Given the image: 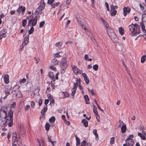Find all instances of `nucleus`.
Here are the masks:
<instances>
[{
    "instance_id": "nucleus-63",
    "label": "nucleus",
    "mask_w": 146,
    "mask_h": 146,
    "mask_svg": "<svg viewBox=\"0 0 146 146\" xmlns=\"http://www.w3.org/2000/svg\"><path fill=\"white\" fill-rule=\"evenodd\" d=\"M118 8L117 6V5H115V6H113V5L111 6V8L113 9H117Z\"/></svg>"
},
{
    "instance_id": "nucleus-29",
    "label": "nucleus",
    "mask_w": 146,
    "mask_h": 146,
    "mask_svg": "<svg viewBox=\"0 0 146 146\" xmlns=\"http://www.w3.org/2000/svg\"><path fill=\"white\" fill-rule=\"evenodd\" d=\"M55 120V118L54 117L52 116L49 119V121L50 123H53Z\"/></svg>"
},
{
    "instance_id": "nucleus-35",
    "label": "nucleus",
    "mask_w": 146,
    "mask_h": 146,
    "mask_svg": "<svg viewBox=\"0 0 146 146\" xmlns=\"http://www.w3.org/2000/svg\"><path fill=\"white\" fill-rule=\"evenodd\" d=\"M59 95L60 98H64L66 97L64 93L63 92H60L59 94Z\"/></svg>"
},
{
    "instance_id": "nucleus-21",
    "label": "nucleus",
    "mask_w": 146,
    "mask_h": 146,
    "mask_svg": "<svg viewBox=\"0 0 146 146\" xmlns=\"http://www.w3.org/2000/svg\"><path fill=\"white\" fill-rule=\"evenodd\" d=\"M7 30L6 29H3V30L0 31V34L6 37V34L7 33Z\"/></svg>"
},
{
    "instance_id": "nucleus-56",
    "label": "nucleus",
    "mask_w": 146,
    "mask_h": 146,
    "mask_svg": "<svg viewBox=\"0 0 146 146\" xmlns=\"http://www.w3.org/2000/svg\"><path fill=\"white\" fill-rule=\"evenodd\" d=\"M34 60L36 61V64H38V63L39 62V59L38 58H36L35 57L34 58Z\"/></svg>"
},
{
    "instance_id": "nucleus-27",
    "label": "nucleus",
    "mask_w": 146,
    "mask_h": 146,
    "mask_svg": "<svg viewBox=\"0 0 146 146\" xmlns=\"http://www.w3.org/2000/svg\"><path fill=\"white\" fill-rule=\"evenodd\" d=\"M119 31L121 35H122L124 34V30L122 27H120L119 28Z\"/></svg>"
},
{
    "instance_id": "nucleus-37",
    "label": "nucleus",
    "mask_w": 146,
    "mask_h": 146,
    "mask_svg": "<svg viewBox=\"0 0 146 146\" xmlns=\"http://www.w3.org/2000/svg\"><path fill=\"white\" fill-rule=\"evenodd\" d=\"M84 98L86 101V103L87 104H90L89 102H88L87 101H89V99L88 95H86L84 97Z\"/></svg>"
},
{
    "instance_id": "nucleus-11",
    "label": "nucleus",
    "mask_w": 146,
    "mask_h": 146,
    "mask_svg": "<svg viewBox=\"0 0 146 146\" xmlns=\"http://www.w3.org/2000/svg\"><path fill=\"white\" fill-rule=\"evenodd\" d=\"M6 123H8V126L11 127L13 125V119H7L6 121Z\"/></svg>"
},
{
    "instance_id": "nucleus-30",
    "label": "nucleus",
    "mask_w": 146,
    "mask_h": 146,
    "mask_svg": "<svg viewBox=\"0 0 146 146\" xmlns=\"http://www.w3.org/2000/svg\"><path fill=\"white\" fill-rule=\"evenodd\" d=\"M58 61L55 58H54L52 61V63L54 65H56L58 64Z\"/></svg>"
},
{
    "instance_id": "nucleus-36",
    "label": "nucleus",
    "mask_w": 146,
    "mask_h": 146,
    "mask_svg": "<svg viewBox=\"0 0 146 146\" xmlns=\"http://www.w3.org/2000/svg\"><path fill=\"white\" fill-rule=\"evenodd\" d=\"M20 88V86H19L18 85H15V86L13 88V91H12V92L14 93L15 92H16V90H17L18 89H19Z\"/></svg>"
},
{
    "instance_id": "nucleus-4",
    "label": "nucleus",
    "mask_w": 146,
    "mask_h": 146,
    "mask_svg": "<svg viewBox=\"0 0 146 146\" xmlns=\"http://www.w3.org/2000/svg\"><path fill=\"white\" fill-rule=\"evenodd\" d=\"M72 68L74 73L76 75H77L78 74H81L82 72V70H80L75 66H72Z\"/></svg>"
},
{
    "instance_id": "nucleus-7",
    "label": "nucleus",
    "mask_w": 146,
    "mask_h": 146,
    "mask_svg": "<svg viewBox=\"0 0 146 146\" xmlns=\"http://www.w3.org/2000/svg\"><path fill=\"white\" fill-rule=\"evenodd\" d=\"M127 146H133L134 144V141L133 139H127L125 141Z\"/></svg>"
},
{
    "instance_id": "nucleus-49",
    "label": "nucleus",
    "mask_w": 146,
    "mask_h": 146,
    "mask_svg": "<svg viewBox=\"0 0 146 146\" xmlns=\"http://www.w3.org/2000/svg\"><path fill=\"white\" fill-rule=\"evenodd\" d=\"M86 145V141L84 139L81 143L80 146H85Z\"/></svg>"
},
{
    "instance_id": "nucleus-51",
    "label": "nucleus",
    "mask_w": 146,
    "mask_h": 146,
    "mask_svg": "<svg viewBox=\"0 0 146 146\" xmlns=\"http://www.w3.org/2000/svg\"><path fill=\"white\" fill-rule=\"evenodd\" d=\"M55 0H48V3L50 5H51L54 1Z\"/></svg>"
},
{
    "instance_id": "nucleus-54",
    "label": "nucleus",
    "mask_w": 146,
    "mask_h": 146,
    "mask_svg": "<svg viewBox=\"0 0 146 146\" xmlns=\"http://www.w3.org/2000/svg\"><path fill=\"white\" fill-rule=\"evenodd\" d=\"M60 52H59L58 53H57L56 54L54 55V56L56 57L59 58L61 56L60 55Z\"/></svg>"
},
{
    "instance_id": "nucleus-45",
    "label": "nucleus",
    "mask_w": 146,
    "mask_h": 146,
    "mask_svg": "<svg viewBox=\"0 0 146 146\" xmlns=\"http://www.w3.org/2000/svg\"><path fill=\"white\" fill-rule=\"evenodd\" d=\"M93 69L95 71H96L98 70V66L97 64H95L93 66Z\"/></svg>"
},
{
    "instance_id": "nucleus-38",
    "label": "nucleus",
    "mask_w": 146,
    "mask_h": 146,
    "mask_svg": "<svg viewBox=\"0 0 146 146\" xmlns=\"http://www.w3.org/2000/svg\"><path fill=\"white\" fill-rule=\"evenodd\" d=\"M75 137L76 140V145L77 146L79 145L80 143V139L76 135H75Z\"/></svg>"
},
{
    "instance_id": "nucleus-24",
    "label": "nucleus",
    "mask_w": 146,
    "mask_h": 146,
    "mask_svg": "<svg viewBox=\"0 0 146 146\" xmlns=\"http://www.w3.org/2000/svg\"><path fill=\"white\" fill-rule=\"evenodd\" d=\"M42 10H41V9H39V8H37L36 9V12H35V14L36 15H38V14H40L42 13Z\"/></svg>"
},
{
    "instance_id": "nucleus-22",
    "label": "nucleus",
    "mask_w": 146,
    "mask_h": 146,
    "mask_svg": "<svg viewBox=\"0 0 146 146\" xmlns=\"http://www.w3.org/2000/svg\"><path fill=\"white\" fill-rule=\"evenodd\" d=\"M7 108H6L5 107H2L1 110H0V113L1 114L2 113H7L6 111V110Z\"/></svg>"
},
{
    "instance_id": "nucleus-13",
    "label": "nucleus",
    "mask_w": 146,
    "mask_h": 146,
    "mask_svg": "<svg viewBox=\"0 0 146 146\" xmlns=\"http://www.w3.org/2000/svg\"><path fill=\"white\" fill-rule=\"evenodd\" d=\"M131 11V9L128 8H127L126 7H124L123 9V14L125 17L126 16L127 12L128 13H129Z\"/></svg>"
},
{
    "instance_id": "nucleus-9",
    "label": "nucleus",
    "mask_w": 146,
    "mask_h": 146,
    "mask_svg": "<svg viewBox=\"0 0 146 146\" xmlns=\"http://www.w3.org/2000/svg\"><path fill=\"white\" fill-rule=\"evenodd\" d=\"M13 141L14 143L16 142L17 140H19L20 138V137H17V133L15 132L13 133L12 135Z\"/></svg>"
},
{
    "instance_id": "nucleus-14",
    "label": "nucleus",
    "mask_w": 146,
    "mask_h": 146,
    "mask_svg": "<svg viewBox=\"0 0 146 146\" xmlns=\"http://www.w3.org/2000/svg\"><path fill=\"white\" fill-rule=\"evenodd\" d=\"M13 111L10 110L8 112L7 115V119H13Z\"/></svg>"
},
{
    "instance_id": "nucleus-58",
    "label": "nucleus",
    "mask_w": 146,
    "mask_h": 146,
    "mask_svg": "<svg viewBox=\"0 0 146 146\" xmlns=\"http://www.w3.org/2000/svg\"><path fill=\"white\" fill-rule=\"evenodd\" d=\"M78 86V84L76 82V83H74V84L73 88H75L76 89V88Z\"/></svg>"
},
{
    "instance_id": "nucleus-40",
    "label": "nucleus",
    "mask_w": 146,
    "mask_h": 146,
    "mask_svg": "<svg viewBox=\"0 0 146 146\" xmlns=\"http://www.w3.org/2000/svg\"><path fill=\"white\" fill-rule=\"evenodd\" d=\"M34 29L33 27H32L30 28V30L29 31L28 33L29 35L32 34L34 31Z\"/></svg>"
},
{
    "instance_id": "nucleus-6",
    "label": "nucleus",
    "mask_w": 146,
    "mask_h": 146,
    "mask_svg": "<svg viewBox=\"0 0 146 146\" xmlns=\"http://www.w3.org/2000/svg\"><path fill=\"white\" fill-rule=\"evenodd\" d=\"M25 10V7H23L22 6L19 7L17 10V12L18 13V15H19L22 12V14L23 15L24 12Z\"/></svg>"
},
{
    "instance_id": "nucleus-18",
    "label": "nucleus",
    "mask_w": 146,
    "mask_h": 146,
    "mask_svg": "<svg viewBox=\"0 0 146 146\" xmlns=\"http://www.w3.org/2000/svg\"><path fill=\"white\" fill-rule=\"evenodd\" d=\"M9 76L8 74H5L4 77V81L6 84L8 83L9 82Z\"/></svg>"
},
{
    "instance_id": "nucleus-64",
    "label": "nucleus",
    "mask_w": 146,
    "mask_h": 146,
    "mask_svg": "<svg viewBox=\"0 0 146 146\" xmlns=\"http://www.w3.org/2000/svg\"><path fill=\"white\" fill-rule=\"evenodd\" d=\"M93 133L94 135L98 134L97 133V130L96 129H94L93 131Z\"/></svg>"
},
{
    "instance_id": "nucleus-47",
    "label": "nucleus",
    "mask_w": 146,
    "mask_h": 146,
    "mask_svg": "<svg viewBox=\"0 0 146 146\" xmlns=\"http://www.w3.org/2000/svg\"><path fill=\"white\" fill-rule=\"evenodd\" d=\"M84 80L86 82V83L87 84H88L89 83V80L88 78V77L84 78Z\"/></svg>"
},
{
    "instance_id": "nucleus-3",
    "label": "nucleus",
    "mask_w": 146,
    "mask_h": 146,
    "mask_svg": "<svg viewBox=\"0 0 146 146\" xmlns=\"http://www.w3.org/2000/svg\"><path fill=\"white\" fill-rule=\"evenodd\" d=\"M107 30V33L110 38L112 36H115V34L113 29L111 28H109Z\"/></svg>"
},
{
    "instance_id": "nucleus-16",
    "label": "nucleus",
    "mask_w": 146,
    "mask_h": 146,
    "mask_svg": "<svg viewBox=\"0 0 146 146\" xmlns=\"http://www.w3.org/2000/svg\"><path fill=\"white\" fill-rule=\"evenodd\" d=\"M29 35H27L24 38V41H23V44H24V45H26L29 42Z\"/></svg>"
},
{
    "instance_id": "nucleus-62",
    "label": "nucleus",
    "mask_w": 146,
    "mask_h": 146,
    "mask_svg": "<svg viewBox=\"0 0 146 146\" xmlns=\"http://www.w3.org/2000/svg\"><path fill=\"white\" fill-rule=\"evenodd\" d=\"M95 115L96 116L97 119L98 121V119L99 118H100V116L98 113L95 114Z\"/></svg>"
},
{
    "instance_id": "nucleus-41",
    "label": "nucleus",
    "mask_w": 146,
    "mask_h": 146,
    "mask_svg": "<svg viewBox=\"0 0 146 146\" xmlns=\"http://www.w3.org/2000/svg\"><path fill=\"white\" fill-rule=\"evenodd\" d=\"M50 125L49 123H46L45 125V128L46 130L48 131L50 129Z\"/></svg>"
},
{
    "instance_id": "nucleus-23",
    "label": "nucleus",
    "mask_w": 146,
    "mask_h": 146,
    "mask_svg": "<svg viewBox=\"0 0 146 146\" xmlns=\"http://www.w3.org/2000/svg\"><path fill=\"white\" fill-rule=\"evenodd\" d=\"M111 16H114L116 14L117 11L114 9H111Z\"/></svg>"
},
{
    "instance_id": "nucleus-61",
    "label": "nucleus",
    "mask_w": 146,
    "mask_h": 146,
    "mask_svg": "<svg viewBox=\"0 0 146 146\" xmlns=\"http://www.w3.org/2000/svg\"><path fill=\"white\" fill-rule=\"evenodd\" d=\"M93 111L94 113L95 114L98 113V111L96 108H93Z\"/></svg>"
},
{
    "instance_id": "nucleus-60",
    "label": "nucleus",
    "mask_w": 146,
    "mask_h": 146,
    "mask_svg": "<svg viewBox=\"0 0 146 146\" xmlns=\"http://www.w3.org/2000/svg\"><path fill=\"white\" fill-rule=\"evenodd\" d=\"M133 134H131L129 135V137L127 139H128L129 140V139H132L131 138H133Z\"/></svg>"
},
{
    "instance_id": "nucleus-32",
    "label": "nucleus",
    "mask_w": 146,
    "mask_h": 146,
    "mask_svg": "<svg viewBox=\"0 0 146 146\" xmlns=\"http://www.w3.org/2000/svg\"><path fill=\"white\" fill-rule=\"evenodd\" d=\"M138 135L143 140H145L146 139V137L145 136V135H143L142 133H138Z\"/></svg>"
},
{
    "instance_id": "nucleus-19",
    "label": "nucleus",
    "mask_w": 146,
    "mask_h": 146,
    "mask_svg": "<svg viewBox=\"0 0 146 146\" xmlns=\"http://www.w3.org/2000/svg\"><path fill=\"white\" fill-rule=\"evenodd\" d=\"M47 110V105H46L44 106L41 111V113L42 115H44V113L46 112Z\"/></svg>"
},
{
    "instance_id": "nucleus-33",
    "label": "nucleus",
    "mask_w": 146,
    "mask_h": 146,
    "mask_svg": "<svg viewBox=\"0 0 146 146\" xmlns=\"http://www.w3.org/2000/svg\"><path fill=\"white\" fill-rule=\"evenodd\" d=\"M60 4V3L59 2L57 3H52L51 5V6L53 8H55V7L58 6Z\"/></svg>"
},
{
    "instance_id": "nucleus-8",
    "label": "nucleus",
    "mask_w": 146,
    "mask_h": 146,
    "mask_svg": "<svg viewBox=\"0 0 146 146\" xmlns=\"http://www.w3.org/2000/svg\"><path fill=\"white\" fill-rule=\"evenodd\" d=\"M13 95H15V96L17 98H20L22 96L19 89L16 90V92L13 93Z\"/></svg>"
},
{
    "instance_id": "nucleus-31",
    "label": "nucleus",
    "mask_w": 146,
    "mask_h": 146,
    "mask_svg": "<svg viewBox=\"0 0 146 146\" xmlns=\"http://www.w3.org/2000/svg\"><path fill=\"white\" fill-rule=\"evenodd\" d=\"M27 23V21L26 19H23L22 21V26L25 27Z\"/></svg>"
},
{
    "instance_id": "nucleus-28",
    "label": "nucleus",
    "mask_w": 146,
    "mask_h": 146,
    "mask_svg": "<svg viewBox=\"0 0 146 146\" xmlns=\"http://www.w3.org/2000/svg\"><path fill=\"white\" fill-rule=\"evenodd\" d=\"M7 113H2L1 114L0 113V119H7Z\"/></svg>"
},
{
    "instance_id": "nucleus-55",
    "label": "nucleus",
    "mask_w": 146,
    "mask_h": 146,
    "mask_svg": "<svg viewBox=\"0 0 146 146\" xmlns=\"http://www.w3.org/2000/svg\"><path fill=\"white\" fill-rule=\"evenodd\" d=\"M42 100L41 99H40L38 101V105L39 106H40L42 104Z\"/></svg>"
},
{
    "instance_id": "nucleus-5",
    "label": "nucleus",
    "mask_w": 146,
    "mask_h": 146,
    "mask_svg": "<svg viewBox=\"0 0 146 146\" xmlns=\"http://www.w3.org/2000/svg\"><path fill=\"white\" fill-rule=\"evenodd\" d=\"M145 17H142V20L143 19L145 20L144 24H143V21L142 22H141L140 24L141 27V29L143 32L144 33H145L146 32V31L145 29V23L146 24V16H145Z\"/></svg>"
},
{
    "instance_id": "nucleus-20",
    "label": "nucleus",
    "mask_w": 146,
    "mask_h": 146,
    "mask_svg": "<svg viewBox=\"0 0 146 146\" xmlns=\"http://www.w3.org/2000/svg\"><path fill=\"white\" fill-rule=\"evenodd\" d=\"M112 41L114 43H117L118 41V39L116 35L115 36H112L110 38Z\"/></svg>"
},
{
    "instance_id": "nucleus-57",
    "label": "nucleus",
    "mask_w": 146,
    "mask_h": 146,
    "mask_svg": "<svg viewBox=\"0 0 146 146\" xmlns=\"http://www.w3.org/2000/svg\"><path fill=\"white\" fill-rule=\"evenodd\" d=\"M45 6H43V5H40L39 6L38 8H39V9H41V10H43L44 8V7Z\"/></svg>"
},
{
    "instance_id": "nucleus-59",
    "label": "nucleus",
    "mask_w": 146,
    "mask_h": 146,
    "mask_svg": "<svg viewBox=\"0 0 146 146\" xmlns=\"http://www.w3.org/2000/svg\"><path fill=\"white\" fill-rule=\"evenodd\" d=\"M30 108V106L29 105H27L25 108V111H27Z\"/></svg>"
},
{
    "instance_id": "nucleus-1",
    "label": "nucleus",
    "mask_w": 146,
    "mask_h": 146,
    "mask_svg": "<svg viewBox=\"0 0 146 146\" xmlns=\"http://www.w3.org/2000/svg\"><path fill=\"white\" fill-rule=\"evenodd\" d=\"M129 30L131 31V34L134 32L133 35L138 34L140 32L139 30L140 26L137 24H135L134 25L132 24V25H129Z\"/></svg>"
},
{
    "instance_id": "nucleus-25",
    "label": "nucleus",
    "mask_w": 146,
    "mask_h": 146,
    "mask_svg": "<svg viewBox=\"0 0 146 146\" xmlns=\"http://www.w3.org/2000/svg\"><path fill=\"white\" fill-rule=\"evenodd\" d=\"M77 21L78 23L81 26H82L84 25V23L83 21H82L80 18L78 19L77 17H76Z\"/></svg>"
},
{
    "instance_id": "nucleus-53",
    "label": "nucleus",
    "mask_w": 146,
    "mask_h": 146,
    "mask_svg": "<svg viewBox=\"0 0 146 146\" xmlns=\"http://www.w3.org/2000/svg\"><path fill=\"white\" fill-rule=\"evenodd\" d=\"M40 5L45 6V4L44 0H41L40 3Z\"/></svg>"
},
{
    "instance_id": "nucleus-15",
    "label": "nucleus",
    "mask_w": 146,
    "mask_h": 146,
    "mask_svg": "<svg viewBox=\"0 0 146 146\" xmlns=\"http://www.w3.org/2000/svg\"><path fill=\"white\" fill-rule=\"evenodd\" d=\"M12 89L11 87L5 88V92L6 94H7V95L10 94V92H12L11 91Z\"/></svg>"
},
{
    "instance_id": "nucleus-34",
    "label": "nucleus",
    "mask_w": 146,
    "mask_h": 146,
    "mask_svg": "<svg viewBox=\"0 0 146 146\" xmlns=\"http://www.w3.org/2000/svg\"><path fill=\"white\" fill-rule=\"evenodd\" d=\"M126 127L125 125H123L121 128L122 132L123 133L126 131Z\"/></svg>"
},
{
    "instance_id": "nucleus-17",
    "label": "nucleus",
    "mask_w": 146,
    "mask_h": 146,
    "mask_svg": "<svg viewBox=\"0 0 146 146\" xmlns=\"http://www.w3.org/2000/svg\"><path fill=\"white\" fill-rule=\"evenodd\" d=\"M48 75L50 78L52 79L53 81H55V80L54 77V74L53 72H49L48 73Z\"/></svg>"
},
{
    "instance_id": "nucleus-50",
    "label": "nucleus",
    "mask_w": 146,
    "mask_h": 146,
    "mask_svg": "<svg viewBox=\"0 0 146 146\" xmlns=\"http://www.w3.org/2000/svg\"><path fill=\"white\" fill-rule=\"evenodd\" d=\"M114 137H112L111 138L110 142L111 144H112L114 143Z\"/></svg>"
},
{
    "instance_id": "nucleus-12",
    "label": "nucleus",
    "mask_w": 146,
    "mask_h": 146,
    "mask_svg": "<svg viewBox=\"0 0 146 146\" xmlns=\"http://www.w3.org/2000/svg\"><path fill=\"white\" fill-rule=\"evenodd\" d=\"M33 15H29L26 18L28 21V26L30 25V24L31 23L32 20L33 19Z\"/></svg>"
},
{
    "instance_id": "nucleus-48",
    "label": "nucleus",
    "mask_w": 146,
    "mask_h": 146,
    "mask_svg": "<svg viewBox=\"0 0 146 146\" xmlns=\"http://www.w3.org/2000/svg\"><path fill=\"white\" fill-rule=\"evenodd\" d=\"M44 21H42L40 22L39 24V27L40 28L42 27L44 24Z\"/></svg>"
},
{
    "instance_id": "nucleus-44",
    "label": "nucleus",
    "mask_w": 146,
    "mask_h": 146,
    "mask_svg": "<svg viewBox=\"0 0 146 146\" xmlns=\"http://www.w3.org/2000/svg\"><path fill=\"white\" fill-rule=\"evenodd\" d=\"M96 104L97 105V107H98V108L100 109V110H101L102 111L104 112V111L99 106V105H98V104L97 101L96 100H94Z\"/></svg>"
},
{
    "instance_id": "nucleus-42",
    "label": "nucleus",
    "mask_w": 146,
    "mask_h": 146,
    "mask_svg": "<svg viewBox=\"0 0 146 146\" xmlns=\"http://www.w3.org/2000/svg\"><path fill=\"white\" fill-rule=\"evenodd\" d=\"M146 56L145 55L142 56L141 58V62L142 63H144L146 60Z\"/></svg>"
},
{
    "instance_id": "nucleus-52",
    "label": "nucleus",
    "mask_w": 146,
    "mask_h": 146,
    "mask_svg": "<svg viewBox=\"0 0 146 146\" xmlns=\"http://www.w3.org/2000/svg\"><path fill=\"white\" fill-rule=\"evenodd\" d=\"M88 91L89 92H90L93 95H94L95 93H94V90H93L92 89V90H90V89L88 88Z\"/></svg>"
},
{
    "instance_id": "nucleus-26",
    "label": "nucleus",
    "mask_w": 146,
    "mask_h": 146,
    "mask_svg": "<svg viewBox=\"0 0 146 146\" xmlns=\"http://www.w3.org/2000/svg\"><path fill=\"white\" fill-rule=\"evenodd\" d=\"M82 122L84 124L85 127H86L88 126V121L85 119H83L82 120Z\"/></svg>"
},
{
    "instance_id": "nucleus-10",
    "label": "nucleus",
    "mask_w": 146,
    "mask_h": 146,
    "mask_svg": "<svg viewBox=\"0 0 146 146\" xmlns=\"http://www.w3.org/2000/svg\"><path fill=\"white\" fill-rule=\"evenodd\" d=\"M38 19V17L37 16H36L34 17V19H33L32 20L31 23L30 24L32 26V27H33L35 26L36 25L37 20Z\"/></svg>"
},
{
    "instance_id": "nucleus-2",
    "label": "nucleus",
    "mask_w": 146,
    "mask_h": 146,
    "mask_svg": "<svg viewBox=\"0 0 146 146\" xmlns=\"http://www.w3.org/2000/svg\"><path fill=\"white\" fill-rule=\"evenodd\" d=\"M60 66L61 68V73L63 74L65 72V70L67 66L66 59L64 57L62 58Z\"/></svg>"
},
{
    "instance_id": "nucleus-46",
    "label": "nucleus",
    "mask_w": 146,
    "mask_h": 146,
    "mask_svg": "<svg viewBox=\"0 0 146 146\" xmlns=\"http://www.w3.org/2000/svg\"><path fill=\"white\" fill-rule=\"evenodd\" d=\"M31 105L32 108H34L35 107V103L33 101H32L31 102Z\"/></svg>"
},
{
    "instance_id": "nucleus-43",
    "label": "nucleus",
    "mask_w": 146,
    "mask_h": 146,
    "mask_svg": "<svg viewBox=\"0 0 146 146\" xmlns=\"http://www.w3.org/2000/svg\"><path fill=\"white\" fill-rule=\"evenodd\" d=\"M62 43V42H59L56 44L55 45L56 47H61Z\"/></svg>"
},
{
    "instance_id": "nucleus-39",
    "label": "nucleus",
    "mask_w": 146,
    "mask_h": 146,
    "mask_svg": "<svg viewBox=\"0 0 146 146\" xmlns=\"http://www.w3.org/2000/svg\"><path fill=\"white\" fill-rule=\"evenodd\" d=\"M76 90L75 88H73L72 89L71 91H72V94L71 95L72 96H74L76 91Z\"/></svg>"
}]
</instances>
